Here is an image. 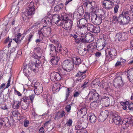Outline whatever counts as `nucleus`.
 <instances>
[{
  "instance_id": "1",
  "label": "nucleus",
  "mask_w": 133,
  "mask_h": 133,
  "mask_svg": "<svg viewBox=\"0 0 133 133\" xmlns=\"http://www.w3.org/2000/svg\"><path fill=\"white\" fill-rule=\"evenodd\" d=\"M106 60L110 61L115 58L117 55L116 51L114 48H109L105 51Z\"/></svg>"
},
{
  "instance_id": "2",
  "label": "nucleus",
  "mask_w": 133,
  "mask_h": 133,
  "mask_svg": "<svg viewBox=\"0 0 133 133\" xmlns=\"http://www.w3.org/2000/svg\"><path fill=\"white\" fill-rule=\"evenodd\" d=\"M62 65L64 70L67 72L72 70L74 67L73 61L71 59L65 60L62 63Z\"/></svg>"
},
{
  "instance_id": "3",
  "label": "nucleus",
  "mask_w": 133,
  "mask_h": 133,
  "mask_svg": "<svg viewBox=\"0 0 133 133\" xmlns=\"http://www.w3.org/2000/svg\"><path fill=\"white\" fill-rule=\"evenodd\" d=\"M88 96L90 101L93 102L91 103V105H92L94 103H95V102H96L98 99L99 95L96 92L95 90L92 89L90 90Z\"/></svg>"
},
{
  "instance_id": "4",
  "label": "nucleus",
  "mask_w": 133,
  "mask_h": 133,
  "mask_svg": "<svg viewBox=\"0 0 133 133\" xmlns=\"http://www.w3.org/2000/svg\"><path fill=\"white\" fill-rule=\"evenodd\" d=\"M125 11L123 12L122 14L119 15L118 19L119 24H120L125 25L127 24L129 22L130 18L128 14H125Z\"/></svg>"
},
{
  "instance_id": "5",
  "label": "nucleus",
  "mask_w": 133,
  "mask_h": 133,
  "mask_svg": "<svg viewBox=\"0 0 133 133\" xmlns=\"http://www.w3.org/2000/svg\"><path fill=\"white\" fill-rule=\"evenodd\" d=\"M102 15L97 16L95 14H93L91 15V20L95 25H98L102 22Z\"/></svg>"
},
{
  "instance_id": "6",
  "label": "nucleus",
  "mask_w": 133,
  "mask_h": 133,
  "mask_svg": "<svg viewBox=\"0 0 133 133\" xmlns=\"http://www.w3.org/2000/svg\"><path fill=\"white\" fill-rule=\"evenodd\" d=\"M63 19L64 20V21L63 22V27L66 30L70 29L72 23V21L69 19L68 17L65 16L63 17Z\"/></svg>"
},
{
  "instance_id": "7",
  "label": "nucleus",
  "mask_w": 133,
  "mask_h": 133,
  "mask_svg": "<svg viewBox=\"0 0 133 133\" xmlns=\"http://www.w3.org/2000/svg\"><path fill=\"white\" fill-rule=\"evenodd\" d=\"M112 97L110 95L104 96L101 99V101L104 103L106 107H107L109 105L112 106L114 105V102L112 101L111 103H109L110 99H112Z\"/></svg>"
},
{
  "instance_id": "8",
  "label": "nucleus",
  "mask_w": 133,
  "mask_h": 133,
  "mask_svg": "<svg viewBox=\"0 0 133 133\" xmlns=\"http://www.w3.org/2000/svg\"><path fill=\"white\" fill-rule=\"evenodd\" d=\"M40 64L41 62L37 59L36 61V63L30 62L28 65L30 70L35 72H36L38 67L40 66Z\"/></svg>"
},
{
  "instance_id": "9",
  "label": "nucleus",
  "mask_w": 133,
  "mask_h": 133,
  "mask_svg": "<svg viewBox=\"0 0 133 133\" xmlns=\"http://www.w3.org/2000/svg\"><path fill=\"white\" fill-rule=\"evenodd\" d=\"M35 9L33 7L32 8H28V9L22 14V17L24 20L28 18V16H31L35 13Z\"/></svg>"
},
{
  "instance_id": "10",
  "label": "nucleus",
  "mask_w": 133,
  "mask_h": 133,
  "mask_svg": "<svg viewBox=\"0 0 133 133\" xmlns=\"http://www.w3.org/2000/svg\"><path fill=\"white\" fill-rule=\"evenodd\" d=\"M50 78L53 81L55 80L59 81L61 79V75L58 72H53L50 75Z\"/></svg>"
},
{
  "instance_id": "11",
  "label": "nucleus",
  "mask_w": 133,
  "mask_h": 133,
  "mask_svg": "<svg viewBox=\"0 0 133 133\" xmlns=\"http://www.w3.org/2000/svg\"><path fill=\"white\" fill-rule=\"evenodd\" d=\"M103 7L106 10L111 9L113 6L109 0H105L103 1Z\"/></svg>"
},
{
  "instance_id": "12",
  "label": "nucleus",
  "mask_w": 133,
  "mask_h": 133,
  "mask_svg": "<svg viewBox=\"0 0 133 133\" xmlns=\"http://www.w3.org/2000/svg\"><path fill=\"white\" fill-rule=\"evenodd\" d=\"M132 119L133 118L130 119L127 118H124L121 124L122 128L125 129L128 127L130 124H132Z\"/></svg>"
},
{
  "instance_id": "13",
  "label": "nucleus",
  "mask_w": 133,
  "mask_h": 133,
  "mask_svg": "<svg viewBox=\"0 0 133 133\" xmlns=\"http://www.w3.org/2000/svg\"><path fill=\"white\" fill-rule=\"evenodd\" d=\"M125 8L126 11L125 13L128 14L130 16H132L133 18V5L131 4H128L126 6Z\"/></svg>"
},
{
  "instance_id": "14",
  "label": "nucleus",
  "mask_w": 133,
  "mask_h": 133,
  "mask_svg": "<svg viewBox=\"0 0 133 133\" xmlns=\"http://www.w3.org/2000/svg\"><path fill=\"white\" fill-rule=\"evenodd\" d=\"M94 35L92 34H86L85 36V42L89 43L93 41L94 39Z\"/></svg>"
},
{
  "instance_id": "15",
  "label": "nucleus",
  "mask_w": 133,
  "mask_h": 133,
  "mask_svg": "<svg viewBox=\"0 0 133 133\" xmlns=\"http://www.w3.org/2000/svg\"><path fill=\"white\" fill-rule=\"evenodd\" d=\"M74 63V64L76 69H77L78 66L80 64L81 62L82 61L81 58L78 57H74V58L72 59Z\"/></svg>"
},
{
  "instance_id": "16",
  "label": "nucleus",
  "mask_w": 133,
  "mask_h": 133,
  "mask_svg": "<svg viewBox=\"0 0 133 133\" xmlns=\"http://www.w3.org/2000/svg\"><path fill=\"white\" fill-rule=\"evenodd\" d=\"M87 20L84 18L81 19L77 22V26L81 27V26H86Z\"/></svg>"
},
{
  "instance_id": "17",
  "label": "nucleus",
  "mask_w": 133,
  "mask_h": 133,
  "mask_svg": "<svg viewBox=\"0 0 133 133\" xmlns=\"http://www.w3.org/2000/svg\"><path fill=\"white\" fill-rule=\"evenodd\" d=\"M78 28L75 30L76 33H86L87 32V28L86 26H81V27H78Z\"/></svg>"
},
{
  "instance_id": "18",
  "label": "nucleus",
  "mask_w": 133,
  "mask_h": 133,
  "mask_svg": "<svg viewBox=\"0 0 133 133\" xmlns=\"http://www.w3.org/2000/svg\"><path fill=\"white\" fill-rule=\"evenodd\" d=\"M87 109L85 107H82L77 113L78 117H80L85 115L87 113Z\"/></svg>"
},
{
  "instance_id": "19",
  "label": "nucleus",
  "mask_w": 133,
  "mask_h": 133,
  "mask_svg": "<svg viewBox=\"0 0 133 133\" xmlns=\"http://www.w3.org/2000/svg\"><path fill=\"white\" fill-rule=\"evenodd\" d=\"M51 56L53 57L51 60V62L52 64L54 65H56L58 64V63L60 59L59 57L55 55Z\"/></svg>"
},
{
  "instance_id": "20",
  "label": "nucleus",
  "mask_w": 133,
  "mask_h": 133,
  "mask_svg": "<svg viewBox=\"0 0 133 133\" xmlns=\"http://www.w3.org/2000/svg\"><path fill=\"white\" fill-rule=\"evenodd\" d=\"M59 16L58 14L54 15L52 16L51 19V22L53 24L57 23L60 20Z\"/></svg>"
},
{
  "instance_id": "21",
  "label": "nucleus",
  "mask_w": 133,
  "mask_h": 133,
  "mask_svg": "<svg viewBox=\"0 0 133 133\" xmlns=\"http://www.w3.org/2000/svg\"><path fill=\"white\" fill-rule=\"evenodd\" d=\"M49 47L51 51L50 53L51 55H55L57 52L55 46L53 44H50Z\"/></svg>"
},
{
  "instance_id": "22",
  "label": "nucleus",
  "mask_w": 133,
  "mask_h": 133,
  "mask_svg": "<svg viewBox=\"0 0 133 133\" xmlns=\"http://www.w3.org/2000/svg\"><path fill=\"white\" fill-rule=\"evenodd\" d=\"M96 44H99L100 46L105 47L107 44L106 42L103 39L100 38L98 40Z\"/></svg>"
},
{
  "instance_id": "23",
  "label": "nucleus",
  "mask_w": 133,
  "mask_h": 133,
  "mask_svg": "<svg viewBox=\"0 0 133 133\" xmlns=\"http://www.w3.org/2000/svg\"><path fill=\"white\" fill-rule=\"evenodd\" d=\"M113 121L117 125H119L121 124V117L119 116H117L114 117L113 119Z\"/></svg>"
},
{
  "instance_id": "24",
  "label": "nucleus",
  "mask_w": 133,
  "mask_h": 133,
  "mask_svg": "<svg viewBox=\"0 0 133 133\" xmlns=\"http://www.w3.org/2000/svg\"><path fill=\"white\" fill-rule=\"evenodd\" d=\"M64 5L61 3L56 5L54 8V11L56 12H59L61 11L63 8Z\"/></svg>"
},
{
  "instance_id": "25",
  "label": "nucleus",
  "mask_w": 133,
  "mask_h": 133,
  "mask_svg": "<svg viewBox=\"0 0 133 133\" xmlns=\"http://www.w3.org/2000/svg\"><path fill=\"white\" fill-rule=\"evenodd\" d=\"M127 76L129 81L133 83V69L129 70Z\"/></svg>"
},
{
  "instance_id": "26",
  "label": "nucleus",
  "mask_w": 133,
  "mask_h": 133,
  "mask_svg": "<svg viewBox=\"0 0 133 133\" xmlns=\"http://www.w3.org/2000/svg\"><path fill=\"white\" fill-rule=\"evenodd\" d=\"M31 71L29 65L28 66L26 65L24 66L23 71L26 76H27L29 74Z\"/></svg>"
},
{
  "instance_id": "27",
  "label": "nucleus",
  "mask_w": 133,
  "mask_h": 133,
  "mask_svg": "<svg viewBox=\"0 0 133 133\" xmlns=\"http://www.w3.org/2000/svg\"><path fill=\"white\" fill-rule=\"evenodd\" d=\"M119 78H120L118 81H116L114 82V85L116 88L120 87L121 86V84H122V78L120 77Z\"/></svg>"
},
{
  "instance_id": "28",
  "label": "nucleus",
  "mask_w": 133,
  "mask_h": 133,
  "mask_svg": "<svg viewBox=\"0 0 133 133\" xmlns=\"http://www.w3.org/2000/svg\"><path fill=\"white\" fill-rule=\"evenodd\" d=\"M90 121L91 123H95L96 120V118L94 114L92 113L89 114Z\"/></svg>"
},
{
  "instance_id": "29",
  "label": "nucleus",
  "mask_w": 133,
  "mask_h": 133,
  "mask_svg": "<svg viewBox=\"0 0 133 133\" xmlns=\"http://www.w3.org/2000/svg\"><path fill=\"white\" fill-rule=\"evenodd\" d=\"M122 34H116L115 37V40L118 39V41H119L126 39V38L124 37L123 36L122 37Z\"/></svg>"
},
{
  "instance_id": "30",
  "label": "nucleus",
  "mask_w": 133,
  "mask_h": 133,
  "mask_svg": "<svg viewBox=\"0 0 133 133\" xmlns=\"http://www.w3.org/2000/svg\"><path fill=\"white\" fill-rule=\"evenodd\" d=\"M42 87H38L37 88H34V92L36 95H38L41 93L42 91Z\"/></svg>"
},
{
  "instance_id": "31",
  "label": "nucleus",
  "mask_w": 133,
  "mask_h": 133,
  "mask_svg": "<svg viewBox=\"0 0 133 133\" xmlns=\"http://www.w3.org/2000/svg\"><path fill=\"white\" fill-rule=\"evenodd\" d=\"M20 104V103L19 101L14 100L13 108L14 109H17L19 108Z\"/></svg>"
},
{
  "instance_id": "32",
  "label": "nucleus",
  "mask_w": 133,
  "mask_h": 133,
  "mask_svg": "<svg viewBox=\"0 0 133 133\" xmlns=\"http://www.w3.org/2000/svg\"><path fill=\"white\" fill-rule=\"evenodd\" d=\"M100 114L103 116L106 119L109 115V113L108 110H106L101 112Z\"/></svg>"
},
{
  "instance_id": "33",
  "label": "nucleus",
  "mask_w": 133,
  "mask_h": 133,
  "mask_svg": "<svg viewBox=\"0 0 133 133\" xmlns=\"http://www.w3.org/2000/svg\"><path fill=\"white\" fill-rule=\"evenodd\" d=\"M44 23L43 24L45 25L44 24L47 25L50 24L51 23H53L51 22V19L49 17H46L45 18L44 21Z\"/></svg>"
},
{
  "instance_id": "34",
  "label": "nucleus",
  "mask_w": 133,
  "mask_h": 133,
  "mask_svg": "<svg viewBox=\"0 0 133 133\" xmlns=\"http://www.w3.org/2000/svg\"><path fill=\"white\" fill-rule=\"evenodd\" d=\"M60 87V85L59 83L55 84L54 85L52 88V90L56 91H58L59 90Z\"/></svg>"
},
{
  "instance_id": "35",
  "label": "nucleus",
  "mask_w": 133,
  "mask_h": 133,
  "mask_svg": "<svg viewBox=\"0 0 133 133\" xmlns=\"http://www.w3.org/2000/svg\"><path fill=\"white\" fill-rule=\"evenodd\" d=\"M119 21L118 18L117 17L115 16H114L112 19V22L115 24H117L118 22L119 23Z\"/></svg>"
},
{
  "instance_id": "36",
  "label": "nucleus",
  "mask_w": 133,
  "mask_h": 133,
  "mask_svg": "<svg viewBox=\"0 0 133 133\" xmlns=\"http://www.w3.org/2000/svg\"><path fill=\"white\" fill-rule=\"evenodd\" d=\"M43 30H46L47 31V32L48 33H50L51 32V29L50 28H48L47 29H46L45 28H43L42 29H41V32H40V31H39L38 30V33H44V32H43Z\"/></svg>"
},
{
  "instance_id": "37",
  "label": "nucleus",
  "mask_w": 133,
  "mask_h": 133,
  "mask_svg": "<svg viewBox=\"0 0 133 133\" xmlns=\"http://www.w3.org/2000/svg\"><path fill=\"white\" fill-rule=\"evenodd\" d=\"M71 91V90L70 89H69V88H67V89L66 90V96H65V98L64 99V101H66L68 98V97H69L70 95V93Z\"/></svg>"
},
{
  "instance_id": "38",
  "label": "nucleus",
  "mask_w": 133,
  "mask_h": 133,
  "mask_svg": "<svg viewBox=\"0 0 133 133\" xmlns=\"http://www.w3.org/2000/svg\"><path fill=\"white\" fill-rule=\"evenodd\" d=\"M23 100L24 102L26 103V104H29V103L30 100L28 97L25 96L23 97Z\"/></svg>"
},
{
  "instance_id": "39",
  "label": "nucleus",
  "mask_w": 133,
  "mask_h": 133,
  "mask_svg": "<svg viewBox=\"0 0 133 133\" xmlns=\"http://www.w3.org/2000/svg\"><path fill=\"white\" fill-rule=\"evenodd\" d=\"M129 103L128 102H122L121 104L123 106V109L124 110H126L128 107L127 105Z\"/></svg>"
},
{
  "instance_id": "40",
  "label": "nucleus",
  "mask_w": 133,
  "mask_h": 133,
  "mask_svg": "<svg viewBox=\"0 0 133 133\" xmlns=\"http://www.w3.org/2000/svg\"><path fill=\"white\" fill-rule=\"evenodd\" d=\"M87 28V30H88L90 31H92L93 30L94 28V25L90 24H88L86 25Z\"/></svg>"
},
{
  "instance_id": "41",
  "label": "nucleus",
  "mask_w": 133,
  "mask_h": 133,
  "mask_svg": "<svg viewBox=\"0 0 133 133\" xmlns=\"http://www.w3.org/2000/svg\"><path fill=\"white\" fill-rule=\"evenodd\" d=\"M113 6L114 5H118L119 2V0H110Z\"/></svg>"
},
{
  "instance_id": "42",
  "label": "nucleus",
  "mask_w": 133,
  "mask_h": 133,
  "mask_svg": "<svg viewBox=\"0 0 133 133\" xmlns=\"http://www.w3.org/2000/svg\"><path fill=\"white\" fill-rule=\"evenodd\" d=\"M105 119L104 117L103 116L100 114L98 117V120L99 122H104L105 120Z\"/></svg>"
},
{
  "instance_id": "43",
  "label": "nucleus",
  "mask_w": 133,
  "mask_h": 133,
  "mask_svg": "<svg viewBox=\"0 0 133 133\" xmlns=\"http://www.w3.org/2000/svg\"><path fill=\"white\" fill-rule=\"evenodd\" d=\"M95 43L94 42L91 44H90L87 45V48L88 51H89V49L91 48L92 47H93L94 48H95Z\"/></svg>"
},
{
  "instance_id": "44",
  "label": "nucleus",
  "mask_w": 133,
  "mask_h": 133,
  "mask_svg": "<svg viewBox=\"0 0 133 133\" xmlns=\"http://www.w3.org/2000/svg\"><path fill=\"white\" fill-rule=\"evenodd\" d=\"M58 112L59 113V114L61 118L64 116H65V112L63 110H62L61 111H58Z\"/></svg>"
},
{
  "instance_id": "45",
  "label": "nucleus",
  "mask_w": 133,
  "mask_h": 133,
  "mask_svg": "<svg viewBox=\"0 0 133 133\" xmlns=\"http://www.w3.org/2000/svg\"><path fill=\"white\" fill-rule=\"evenodd\" d=\"M128 108L130 110H133V103L131 102H129L127 105Z\"/></svg>"
},
{
  "instance_id": "46",
  "label": "nucleus",
  "mask_w": 133,
  "mask_h": 133,
  "mask_svg": "<svg viewBox=\"0 0 133 133\" xmlns=\"http://www.w3.org/2000/svg\"><path fill=\"white\" fill-rule=\"evenodd\" d=\"M5 126L9 128L11 126V124L8 121V118H6V122L5 124Z\"/></svg>"
},
{
  "instance_id": "47",
  "label": "nucleus",
  "mask_w": 133,
  "mask_h": 133,
  "mask_svg": "<svg viewBox=\"0 0 133 133\" xmlns=\"http://www.w3.org/2000/svg\"><path fill=\"white\" fill-rule=\"evenodd\" d=\"M54 118L55 120H58L61 118L58 112L55 113V116Z\"/></svg>"
},
{
  "instance_id": "48",
  "label": "nucleus",
  "mask_w": 133,
  "mask_h": 133,
  "mask_svg": "<svg viewBox=\"0 0 133 133\" xmlns=\"http://www.w3.org/2000/svg\"><path fill=\"white\" fill-rule=\"evenodd\" d=\"M34 88H38V87H42V85L40 83L38 82H36L34 84Z\"/></svg>"
},
{
  "instance_id": "49",
  "label": "nucleus",
  "mask_w": 133,
  "mask_h": 133,
  "mask_svg": "<svg viewBox=\"0 0 133 133\" xmlns=\"http://www.w3.org/2000/svg\"><path fill=\"white\" fill-rule=\"evenodd\" d=\"M23 36L22 37V38H15L14 39H13V40L16 43H20L21 41L23 39Z\"/></svg>"
},
{
  "instance_id": "50",
  "label": "nucleus",
  "mask_w": 133,
  "mask_h": 133,
  "mask_svg": "<svg viewBox=\"0 0 133 133\" xmlns=\"http://www.w3.org/2000/svg\"><path fill=\"white\" fill-rule=\"evenodd\" d=\"M95 48H96L97 49L99 50H101L103 49L104 47L102 46H100L99 44H97L95 43Z\"/></svg>"
},
{
  "instance_id": "51",
  "label": "nucleus",
  "mask_w": 133,
  "mask_h": 133,
  "mask_svg": "<svg viewBox=\"0 0 133 133\" xmlns=\"http://www.w3.org/2000/svg\"><path fill=\"white\" fill-rule=\"evenodd\" d=\"M86 70L84 71L83 72L79 71L77 74L75 76H81L83 74H85L86 72Z\"/></svg>"
},
{
  "instance_id": "52",
  "label": "nucleus",
  "mask_w": 133,
  "mask_h": 133,
  "mask_svg": "<svg viewBox=\"0 0 133 133\" xmlns=\"http://www.w3.org/2000/svg\"><path fill=\"white\" fill-rule=\"evenodd\" d=\"M84 17L86 19H89L90 18V14L89 13L85 12L84 15Z\"/></svg>"
},
{
  "instance_id": "53",
  "label": "nucleus",
  "mask_w": 133,
  "mask_h": 133,
  "mask_svg": "<svg viewBox=\"0 0 133 133\" xmlns=\"http://www.w3.org/2000/svg\"><path fill=\"white\" fill-rule=\"evenodd\" d=\"M6 122V118L5 119H0V125L2 126L4 125L5 126V124Z\"/></svg>"
},
{
  "instance_id": "54",
  "label": "nucleus",
  "mask_w": 133,
  "mask_h": 133,
  "mask_svg": "<svg viewBox=\"0 0 133 133\" xmlns=\"http://www.w3.org/2000/svg\"><path fill=\"white\" fill-rule=\"evenodd\" d=\"M88 82L85 81V82L81 86V87L83 89H84L85 88L87 87L88 86Z\"/></svg>"
},
{
  "instance_id": "55",
  "label": "nucleus",
  "mask_w": 133,
  "mask_h": 133,
  "mask_svg": "<svg viewBox=\"0 0 133 133\" xmlns=\"http://www.w3.org/2000/svg\"><path fill=\"white\" fill-rule=\"evenodd\" d=\"M35 97V95L33 94L30 95L28 97L29 98L30 100V101L31 103L33 102Z\"/></svg>"
},
{
  "instance_id": "56",
  "label": "nucleus",
  "mask_w": 133,
  "mask_h": 133,
  "mask_svg": "<svg viewBox=\"0 0 133 133\" xmlns=\"http://www.w3.org/2000/svg\"><path fill=\"white\" fill-rule=\"evenodd\" d=\"M72 121L71 119H69L68 121L67 122L66 124L67 126H70L71 125Z\"/></svg>"
},
{
  "instance_id": "57",
  "label": "nucleus",
  "mask_w": 133,
  "mask_h": 133,
  "mask_svg": "<svg viewBox=\"0 0 133 133\" xmlns=\"http://www.w3.org/2000/svg\"><path fill=\"white\" fill-rule=\"evenodd\" d=\"M32 57L34 59H38L41 57L40 56H38L35 53L32 55Z\"/></svg>"
},
{
  "instance_id": "58",
  "label": "nucleus",
  "mask_w": 133,
  "mask_h": 133,
  "mask_svg": "<svg viewBox=\"0 0 133 133\" xmlns=\"http://www.w3.org/2000/svg\"><path fill=\"white\" fill-rule=\"evenodd\" d=\"M71 108V106L70 105H67L65 107L66 110L68 112H70Z\"/></svg>"
},
{
  "instance_id": "59",
  "label": "nucleus",
  "mask_w": 133,
  "mask_h": 133,
  "mask_svg": "<svg viewBox=\"0 0 133 133\" xmlns=\"http://www.w3.org/2000/svg\"><path fill=\"white\" fill-rule=\"evenodd\" d=\"M34 3L33 2H31L30 3L29 5V7L28 8L32 9L33 8V7H34V9H35V6L34 5Z\"/></svg>"
},
{
  "instance_id": "60",
  "label": "nucleus",
  "mask_w": 133,
  "mask_h": 133,
  "mask_svg": "<svg viewBox=\"0 0 133 133\" xmlns=\"http://www.w3.org/2000/svg\"><path fill=\"white\" fill-rule=\"evenodd\" d=\"M11 81V77H10L8 79V83L6 84V86H5V88L4 89H5L7 88H8V87L10 85V82Z\"/></svg>"
},
{
  "instance_id": "61",
  "label": "nucleus",
  "mask_w": 133,
  "mask_h": 133,
  "mask_svg": "<svg viewBox=\"0 0 133 133\" xmlns=\"http://www.w3.org/2000/svg\"><path fill=\"white\" fill-rule=\"evenodd\" d=\"M1 108L3 110H5L8 109L6 104H3L1 107Z\"/></svg>"
},
{
  "instance_id": "62",
  "label": "nucleus",
  "mask_w": 133,
  "mask_h": 133,
  "mask_svg": "<svg viewBox=\"0 0 133 133\" xmlns=\"http://www.w3.org/2000/svg\"><path fill=\"white\" fill-rule=\"evenodd\" d=\"M119 5H115V6L114 8V12L115 13H116L118 11V9L119 8Z\"/></svg>"
},
{
  "instance_id": "63",
  "label": "nucleus",
  "mask_w": 133,
  "mask_h": 133,
  "mask_svg": "<svg viewBox=\"0 0 133 133\" xmlns=\"http://www.w3.org/2000/svg\"><path fill=\"white\" fill-rule=\"evenodd\" d=\"M31 112L32 117L33 119H35V118L36 115H37L36 114L34 110H32Z\"/></svg>"
},
{
  "instance_id": "64",
  "label": "nucleus",
  "mask_w": 133,
  "mask_h": 133,
  "mask_svg": "<svg viewBox=\"0 0 133 133\" xmlns=\"http://www.w3.org/2000/svg\"><path fill=\"white\" fill-rule=\"evenodd\" d=\"M80 92L78 91H76L74 94V97H78L80 94Z\"/></svg>"
}]
</instances>
